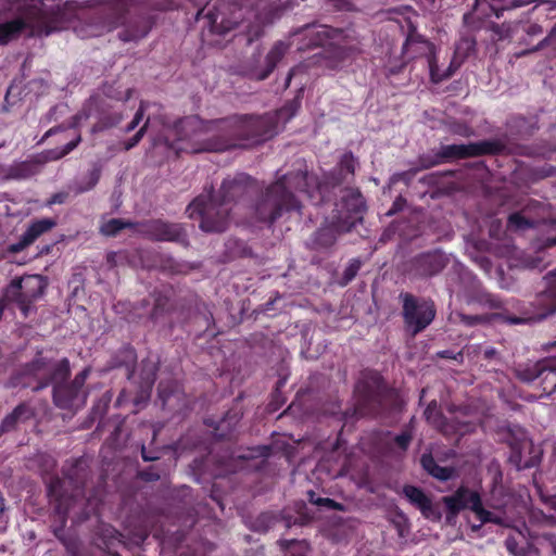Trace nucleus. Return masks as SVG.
Listing matches in <instances>:
<instances>
[{"label": "nucleus", "mask_w": 556, "mask_h": 556, "mask_svg": "<svg viewBox=\"0 0 556 556\" xmlns=\"http://www.w3.org/2000/svg\"><path fill=\"white\" fill-rule=\"evenodd\" d=\"M144 109H146V104L141 103L138 112L136 113V115H135V117L132 119V122L128 125L127 131H130V130L135 129L136 126L140 123V121L143 117Z\"/></svg>", "instance_id": "4be33fe9"}, {"label": "nucleus", "mask_w": 556, "mask_h": 556, "mask_svg": "<svg viewBox=\"0 0 556 556\" xmlns=\"http://www.w3.org/2000/svg\"><path fill=\"white\" fill-rule=\"evenodd\" d=\"M26 407L24 406H18L14 409V412L5 418V420L3 421V427L5 429H9L10 427L13 426L14 421L18 418L22 417V415L26 412Z\"/></svg>", "instance_id": "a211bd4d"}, {"label": "nucleus", "mask_w": 556, "mask_h": 556, "mask_svg": "<svg viewBox=\"0 0 556 556\" xmlns=\"http://www.w3.org/2000/svg\"><path fill=\"white\" fill-rule=\"evenodd\" d=\"M309 500L312 503L316 504V505H327V506H333V501L329 500V498H314V494L311 493L309 494Z\"/></svg>", "instance_id": "c85d7f7f"}, {"label": "nucleus", "mask_w": 556, "mask_h": 556, "mask_svg": "<svg viewBox=\"0 0 556 556\" xmlns=\"http://www.w3.org/2000/svg\"><path fill=\"white\" fill-rule=\"evenodd\" d=\"M331 33L332 31L326 26H320L313 30L312 34L317 37L315 45H326L327 39L330 38Z\"/></svg>", "instance_id": "2eb2a0df"}, {"label": "nucleus", "mask_w": 556, "mask_h": 556, "mask_svg": "<svg viewBox=\"0 0 556 556\" xmlns=\"http://www.w3.org/2000/svg\"><path fill=\"white\" fill-rule=\"evenodd\" d=\"M198 124V121L194 117H188L186 119L180 121L174 129H169V134L181 135L182 132L187 136V130L193 128Z\"/></svg>", "instance_id": "ddd939ff"}, {"label": "nucleus", "mask_w": 556, "mask_h": 556, "mask_svg": "<svg viewBox=\"0 0 556 556\" xmlns=\"http://www.w3.org/2000/svg\"><path fill=\"white\" fill-rule=\"evenodd\" d=\"M293 75V72L289 73V77H288V80L290 79V77Z\"/></svg>", "instance_id": "58836bf2"}, {"label": "nucleus", "mask_w": 556, "mask_h": 556, "mask_svg": "<svg viewBox=\"0 0 556 556\" xmlns=\"http://www.w3.org/2000/svg\"><path fill=\"white\" fill-rule=\"evenodd\" d=\"M552 507L556 508V495L549 500Z\"/></svg>", "instance_id": "f704fd0d"}, {"label": "nucleus", "mask_w": 556, "mask_h": 556, "mask_svg": "<svg viewBox=\"0 0 556 556\" xmlns=\"http://www.w3.org/2000/svg\"><path fill=\"white\" fill-rule=\"evenodd\" d=\"M530 1L531 0H477V8L483 10V7L486 5L496 17H500L502 11L525 5Z\"/></svg>", "instance_id": "6e6552de"}, {"label": "nucleus", "mask_w": 556, "mask_h": 556, "mask_svg": "<svg viewBox=\"0 0 556 556\" xmlns=\"http://www.w3.org/2000/svg\"><path fill=\"white\" fill-rule=\"evenodd\" d=\"M125 226L121 219H111L101 226V231L106 236H113Z\"/></svg>", "instance_id": "4468645a"}, {"label": "nucleus", "mask_w": 556, "mask_h": 556, "mask_svg": "<svg viewBox=\"0 0 556 556\" xmlns=\"http://www.w3.org/2000/svg\"><path fill=\"white\" fill-rule=\"evenodd\" d=\"M405 496L410 503L415 504L422 513L426 518L439 519L440 513L432 505L430 500L424 494V492L415 486H405L403 490Z\"/></svg>", "instance_id": "423d86ee"}, {"label": "nucleus", "mask_w": 556, "mask_h": 556, "mask_svg": "<svg viewBox=\"0 0 556 556\" xmlns=\"http://www.w3.org/2000/svg\"><path fill=\"white\" fill-rule=\"evenodd\" d=\"M146 126H147V123L144 124V126L136 134V136L131 139L130 142H128L126 144V149H130L132 147H135L141 139L142 135H143V131L146 129Z\"/></svg>", "instance_id": "bb28decb"}, {"label": "nucleus", "mask_w": 556, "mask_h": 556, "mask_svg": "<svg viewBox=\"0 0 556 556\" xmlns=\"http://www.w3.org/2000/svg\"><path fill=\"white\" fill-rule=\"evenodd\" d=\"M146 126H147V123L144 124V126L136 134V136L131 139L130 142H128L126 144V149H130L132 147H135L141 139L142 135H143V131L146 129Z\"/></svg>", "instance_id": "a878e982"}, {"label": "nucleus", "mask_w": 556, "mask_h": 556, "mask_svg": "<svg viewBox=\"0 0 556 556\" xmlns=\"http://www.w3.org/2000/svg\"><path fill=\"white\" fill-rule=\"evenodd\" d=\"M296 207L298 205L293 197L287 192L285 184L278 181L268 189L266 197L257 204L256 211L262 220L271 223L280 215L282 208Z\"/></svg>", "instance_id": "7ed1b4c3"}, {"label": "nucleus", "mask_w": 556, "mask_h": 556, "mask_svg": "<svg viewBox=\"0 0 556 556\" xmlns=\"http://www.w3.org/2000/svg\"><path fill=\"white\" fill-rule=\"evenodd\" d=\"M551 294L556 299V290H551Z\"/></svg>", "instance_id": "e433bc0d"}, {"label": "nucleus", "mask_w": 556, "mask_h": 556, "mask_svg": "<svg viewBox=\"0 0 556 556\" xmlns=\"http://www.w3.org/2000/svg\"><path fill=\"white\" fill-rule=\"evenodd\" d=\"M421 464L422 467L434 478L447 480L452 477L453 471L450 468L438 466L430 455H424Z\"/></svg>", "instance_id": "9d476101"}, {"label": "nucleus", "mask_w": 556, "mask_h": 556, "mask_svg": "<svg viewBox=\"0 0 556 556\" xmlns=\"http://www.w3.org/2000/svg\"><path fill=\"white\" fill-rule=\"evenodd\" d=\"M80 141V136H75L66 146L65 148H63L60 152H52L53 155H52V159L56 160V159H60L64 155H66L67 153H70L77 144L78 142Z\"/></svg>", "instance_id": "f3484780"}, {"label": "nucleus", "mask_w": 556, "mask_h": 556, "mask_svg": "<svg viewBox=\"0 0 556 556\" xmlns=\"http://www.w3.org/2000/svg\"><path fill=\"white\" fill-rule=\"evenodd\" d=\"M358 269V264H351V266L346 270L348 279H352Z\"/></svg>", "instance_id": "2f4dec72"}, {"label": "nucleus", "mask_w": 556, "mask_h": 556, "mask_svg": "<svg viewBox=\"0 0 556 556\" xmlns=\"http://www.w3.org/2000/svg\"><path fill=\"white\" fill-rule=\"evenodd\" d=\"M342 164L345 166V168L350 172H354L355 161L352 155H344L342 160Z\"/></svg>", "instance_id": "393cba45"}, {"label": "nucleus", "mask_w": 556, "mask_h": 556, "mask_svg": "<svg viewBox=\"0 0 556 556\" xmlns=\"http://www.w3.org/2000/svg\"><path fill=\"white\" fill-rule=\"evenodd\" d=\"M549 244L551 245H555L556 244V239L551 240Z\"/></svg>", "instance_id": "4c0bfd02"}, {"label": "nucleus", "mask_w": 556, "mask_h": 556, "mask_svg": "<svg viewBox=\"0 0 556 556\" xmlns=\"http://www.w3.org/2000/svg\"><path fill=\"white\" fill-rule=\"evenodd\" d=\"M190 218L200 217V227L206 232H219L228 225V207L215 201L206 203L203 199H197L187 208Z\"/></svg>", "instance_id": "f03ea898"}, {"label": "nucleus", "mask_w": 556, "mask_h": 556, "mask_svg": "<svg viewBox=\"0 0 556 556\" xmlns=\"http://www.w3.org/2000/svg\"><path fill=\"white\" fill-rule=\"evenodd\" d=\"M435 311L431 302L418 303L413 296H404V318L407 327L413 333L426 328L434 318Z\"/></svg>", "instance_id": "39448f33"}, {"label": "nucleus", "mask_w": 556, "mask_h": 556, "mask_svg": "<svg viewBox=\"0 0 556 556\" xmlns=\"http://www.w3.org/2000/svg\"><path fill=\"white\" fill-rule=\"evenodd\" d=\"M164 144L174 149L176 153H178L179 151H189L187 147L179 144L178 142H169L168 137L166 138Z\"/></svg>", "instance_id": "c756f323"}, {"label": "nucleus", "mask_w": 556, "mask_h": 556, "mask_svg": "<svg viewBox=\"0 0 556 556\" xmlns=\"http://www.w3.org/2000/svg\"><path fill=\"white\" fill-rule=\"evenodd\" d=\"M144 232L152 239L170 241L179 238L181 228L178 225H169L163 222H153L146 226Z\"/></svg>", "instance_id": "0eeeda50"}, {"label": "nucleus", "mask_w": 556, "mask_h": 556, "mask_svg": "<svg viewBox=\"0 0 556 556\" xmlns=\"http://www.w3.org/2000/svg\"><path fill=\"white\" fill-rule=\"evenodd\" d=\"M288 47L283 42H278L267 54V62L273 68L276 63L285 55Z\"/></svg>", "instance_id": "f8f14e48"}, {"label": "nucleus", "mask_w": 556, "mask_h": 556, "mask_svg": "<svg viewBox=\"0 0 556 556\" xmlns=\"http://www.w3.org/2000/svg\"><path fill=\"white\" fill-rule=\"evenodd\" d=\"M213 28L216 30V31H219V33H226L230 29L233 28V25L232 24H226L224 21H220V23H217L216 20H214L213 22Z\"/></svg>", "instance_id": "b1692460"}, {"label": "nucleus", "mask_w": 556, "mask_h": 556, "mask_svg": "<svg viewBox=\"0 0 556 556\" xmlns=\"http://www.w3.org/2000/svg\"><path fill=\"white\" fill-rule=\"evenodd\" d=\"M29 23L22 18L0 24V45L15 38Z\"/></svg>", "instance_id": "1a4fd4ad"}, {"label": "nucleus", "mask_w": 556, "mask_h": 556, "mask_svg": "<svg viewBox=\"0 0 556 556\" xmlns=\"http://www.w3.org/2000/svg\"><path fill=\"white\" fill-rule=\"evenodd\" d=\"M429 67H430V75H431L432 80L439 81L441 78L438 77V75H437V65H435L434 59H431L429 61Z\"/></svg>", "instance_id": "7c9ffc66"}, {"label": "nucleus", "mask_w": 556, "mask_h": 556, "mask_svg": "<svg viewBox=\"0 0 556 556\" xmlns=\"http://www.w3.org/2000/svg\"><path fill=\"white\" fill-rule=\"evenodd\" d=\"M54 226H55V222L53 219L43 218V219L34 222L27 228V230L24 232V235L27 237L28 242L33 243L40 235L50 230Z\"/></svg>", "instance_id": "9b49d317"}, {"label": "nucleus", "mask_w": 556, "mask_h": 556, "mask_svg": "<svg viewBox=\"0 0 556 556\" xmlns=\"http://www.w3.org/2000/svg\"><path fill=\"white\" fill-rule=\"evenodd\" d=\"M33 371L38 379L49 378V381L55 383L53 396L59 407L78 408L85 403L86 395L80 389L87 379V369L78 374L71 386L62 384L70 371L66 358L53 361L47 356H40L33 364Z\"/></svg>", "instance_id": "f257e3e1"}, {"label": "nucleus", "mask_w": 556, "mask_h": 556, "mask_svg": "<svg viewBox=\"0 0 556 556\" xmlns=\"http://www.w3.org/2000/svg\"><path fill=\"white\" fill-rule=\"evenodd\" d=\"M527 222L519 214H513L508 219V226L510 228L519 229L522 228Z\"/></svg>", "instance_id": "412c9836"}, {"label": "nucleus", "mask_w": 556, "mask_h": 556, "mask_svg": "<svg viewBox=\"0 0 556 556\" xmlns=\"http://www.w3.org/2000/svg\"><path fill=\"white\" fill-rule=\"evenodd\" d=\"M542 370L556 371V358L546 359L541 365Z\"/></svg>", "instance_id": "cd10ccee"}, {"label": "nucleus", "mask_w": 556, "mask_h": 556, "mask_svg": "<svg viewBox=\"0 0 556 556\" xmlns=\"http://www.w3.org/2000/svg\"><path fill=\"white\" fill-rule=\"evenodd\" d=\"M425 415L428 421L433 424L435 427H441V421L438 418L435 402H432L431 404L428 405V407L425 410Z\"/></svg>", "instance_id": "dca6fc26"}, {"label": "nucleus", "mask_w": 556, "mask_h": 556, "mask_svg": "<svg viewBox=\"0 0 556 556\" xmlns=\"http://www.w3.org/2000/svg\"><path fill=\"white\" fill-rule=\"evenodd\" d=\"M410 439L412 437L408 433H402L395 438V441L402 450H405L408 446Z\"/></svg>", "instance_id": "5701e85b"}, {"label": "nucleus", "mask_w": 556, "mask_h": 556, "mask_svg": "<svg viewBox=\"0 0 556 556\" xmlns=\"http://www.w3.org/2000/svg\"><path fill=\"white\" fill-rule=\"evenodd\" d=\"M463 46L466 47V50H471L472 49V43L470 41H468V40L462 41L457 46L456 52H455V58L452 61V65H455L456 67H458L463 63V61H464V59L466 56V55L459 56V53H460V50H462Z\"/></svg>", "instance_id": "6ab92c4d"}, {"label": "nucleus", "mask_w": 556, "mask_h": 556, "mask_svg": "<svg viewBox=\"0 0 556 556\" xmlns=\"http://www.w3.org/2000/svg\"><path fill=\"white\" fill-rule=\"evenodd\" d=\"M425 45L427 46V48H428L430 51H432L433 47H432V45H431V43H429V42H425Z\"/></svg>", "instance_id": "c9c22d12"}, {"label": "nucleus", "mask_w": 556, "mask_h": 556, "mask_svg": "<svg viewBox=\"0 0 556 556\" xmlns=\"http://www.w3.org/2000/svg\"><path fill=\"white\" fill-rule=\"evenodd\" d=\"M444 504L451 514L455 515L464 508H469L477 518L482 522L502 523L500 517L493 513L485 510L480 502V497L476 492L467 489H459L454 495L445 496Z\"/></svg>", "instance_id": "20e7f679"}, {"label": "nucleus", "mask_w": 556, "mask_h": 556, "mask_svg": "<svg viewBox=\"0 0 556 556\" xmlns=\"http://www.w3.org/2000/svg\"><path fill=\"white\" fill-rule=\"evenodd\" d=\"M29 244H31V242H28L27 237L25 235H23L21 240L17 243L11 244L9 247V252H11V253L21 252Z\"/></svg>", "instance_id": "aec40b11"}, {"label": "nucleus", "mask_w": 556, "mask_h": 556, "mask_svg": "<svg viewBox=\"0 0 556 556\" xmlns=\"http://www.w3.org/2000/svg\"><path fill=\"white\" fill-rule=\"evenodd\" d=\"M355 204L359 207L363 204V200L359 194L354 197Z\"/></svg>", "instance_id": "473e14b6"}, {"label": "nucleus", "mask_w": 556, "mask_h": 556, "mask_svg": "<svg viewBox=\"0 0 556 556\" xmlns=\"http://www.w3.org/2000/svg\"><path fill=\"white\" fill-rule=\"evenodd\" d=\"M532 34L541 33V27L533 25L530 27Z\"/></svg>", "instance_id": "72a5a7b5"}]
</instances>
